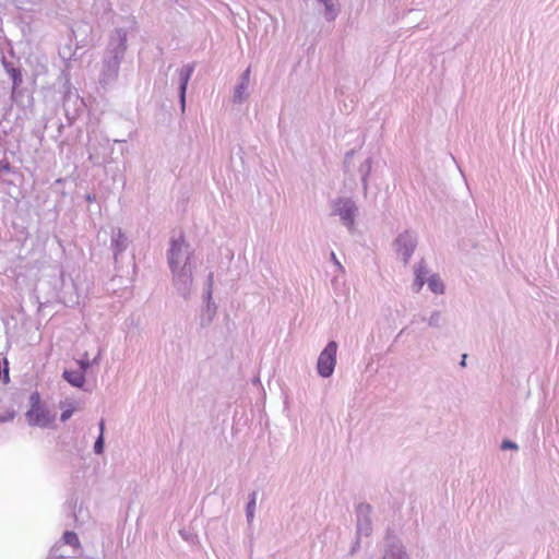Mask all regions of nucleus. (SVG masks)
Listing matches in <instances>:
<instances>
[{"label":"nucleus","mask_w":559,"mask_h":559,"mask_svg":"<svg viewBox=\"0 0 559 559\" xmlns=\"http://www.w3.org/2000/svg\"><path fill=\"white\" fill-rule=\"evenodd\" d=\"M186 246L183 237L171 242V247L168 253V262L173 273L177 276L191 275L190 270L187 272L186 266L189 257L185 254L183 247Z\"/></svg>","instance_id":"f257e3e1"},{"label":"nucleus","mask_w":559,"mask_h":559,"mask_svg":"<svg viewBox=\"0 0 559 559\" xmlns=\"http://www.w3.org/2000/svg\"><path fill=\"white\" fill-rule=\"evenodd\" d=\"M26 419L32 426L48 427L55 421V415L46 409L39 402V396H32V406L26 413Z\"/></svg>","instance_id":"f03ea898"},{"label":"nucleus","mask_w":559,"mask_h":559,"mask_svg":"<svg viewBox=\"0 0 559 559\" xmlns=\"http://www.w3.org/2000/svg\"><path fill=\"white\" fill-rule=\"evenodd\" d=\"M336 353L337 344L331 341L319 355L317 368L321 377L328 378L333 373L336 365Z\"/></svg>","instance_id":"7ed1b4c3"},{"label":"nucleus","mask_w":559,"mask_h":559,"mask_svg":"<svg viewBox=\"0 0 559 559\" xmlns=\"http://www.w3.org/2000/svg\"><path fill=\"white\" fill-rule=\"evenodd\" d=\"M396 246L404 262L407 263L415 248L414 239L408 234L401 235L396 240Z\"/></svg>","instance_id":"20e7f679"},{"label":"nucleus","mask_w":559,"mask_h":559,"mask_svg":"<svg viewBox=\"0 0 559 559\" xmlns=\"http://www.w3.org/2000/svg\"><path fill=\"white\" fill-rule=\"evenodd\" d=\"M193 70H194V68L191 64L185 66L180 70V81H181L180 82V99H181L182 106H185L187 85H188V82L193 73Z\"/></svg>","instance_id":"39448f33"},{"label":"nucleus","mask_w":559,"mask_h":559,"mask_svg":"<svg viewBox=\"0 0 559 559\" xmlns=\"http://www.w3.org/2000/svg\"><path fill=\"white\" fill-rule=\"evenodd\" d=\"M63 378L69 383H71L72 385L78 386V388L83 386V384L85 382V374H84L83 370H72V371L66 370L63 372Z\"/></svg>","instance_id":"423d86ee"},{"label":"nucleus","mask_w":559,"mask_h":559,"mask_svg":"<svg viewBox=\"0 0 559 559\" xmlns=\"http://www.w3.org/2000/svg\"><path fill=\"white\" fill-rule=\"evenodd\" d=\"M340 215L344 224L352 227L354 224V207L352 204L346 203L343 209L340 210Z\"/></svg>","instance_id":"0eeeda50"},{"label":"nucleus","mask_w":559,"mask_h":559,"mask_svg":"<svg viewBox=\"0 0 559 559\" xmlns=\"http://www.w3.org/2000/svg\"><path fill=\"white\" fill-rule=\"evenodd\" d=\"M427 271L423 264H419L415 270V284L417 290L421 289L426 281Z\"/></svg>","instance_id":"6e6552de"},{"label":"nucleus","mask_w":559,"mask_h":559,"mask_svg":"<svg viewBox=\"0 0 559 559\" xmlns=\"http://www.w3.org/2000/svg\"><path fill=\"white\" fill-rule=\"evenodd\" d=\"M428 286L435 294L443 293V283L438 276H431L428 281Z\"/></svg>","instance_id":"1a4fd4ad"},{"label":"nucleus","mask_w":559,"mask_h":559,"mask_svg":"<svg viewBox=\"0 0 559 559\" xmlns=\"http://www.w3.org/2000/svg\"><path fill=\"white\" fill-rule=\"evenodd\" d=\"M326 9L328 19L333 20L336 12L335 0H319Z\"/></svg>","instance_id":"9d476101"},{"label":"nucleus","mask_w":559,"mask_h":559,"mask_svg":"<svg viewBox=\"0 0 559 559\" xmlns=\"http://www.w3.org/2000/svg\"><path fill=\"white\" fill-rule=\"evenodd\" d=\"M62 539L67 545L73 546L75 548L80 546L79 537L74 532H66Z\"/></svg>","instance_id":"9b49d317"},{"label":"nucleus","mask_w":559,"mask_h":559,"mask_svg":"<svg viewBox=\"0 0 559 559\" xmlns=\"http://www.w3.org/2000/svg\"><path fill=\"white\" fill-rule=\"evenodd\" d=\"M104 426H105L104 420H102L100 424H99L100 436L98 437V439L95 442V452L96 453H102L103 452V447H104V439H103Z\"/></svg>","instance_id":"f8f14e48"},{"label":"nucleus","mask_w":559,"mask_h":559,"mask_svg":"<svg viewBox=\"0 0 559 559\" xmlns=\"http://www.w3.org/2000/svg\"><path fill=\"white\" fill-rule=\"evenodd\" d=\"M74 412H75V407L71 404L68 405V407L62 412L60 419L62 421L68 420L73 415Z\"/></svg>","instance_id":"ddd939ff"},{"label":"nucleus","mask_w":559,"mask_h":559,"mask_svg":"<svg viewBox=\"0 0 559 559\" xmlns=\"http://www.w3.org/2000/svg\"><path fill=\"white\" fill-rule=\"evenodd\" d=\"M254 508H255V493L252 495V498L247 507V515H248L249 520H251L253 518Z\"/></svg>","instance_id":"4468645a"},{"label":"nucleus","mask_w":559,"mask_h":559,"mask_svg":"<svg viewBox=\"0 0 559 559\" xmlns=\"http://www.w3.org/2000/svg\"><path fill=\"white\" fill-rule=\"evenodd\" d=\"M501 447L502 449H516V444L508 440L503 441Z\"/></svg>","instance_id":"2eb2a0df"},{"label":"nucleus","mask_w":559,"mask_h":559,"mask_svg":"<svg viewBox=\"0 0 559 559\" xmlns=\"http://www.w3.org/2000/svg\"><path fill=\"white\" fill-rule=\"evenodd\" d=\"M13 79H14V84H19V82H21L20 74L15 70H13Z\"/></svg>","instance_id":"dca6fc26"},{"label":"nucleus","mask_w":559,"mask_h":559,"mask_svg":"<svg viewBox=\"0 0 559 559\" xmlns=\"http://www.w3.org/2000/svg\"><path fill=\"white\" fill-rule=\"evenodd\" d=\"M249 75H250V69H247L243 73V81L248 82L249 81Z\"/></svg>","instance_id":"f3484780"},{"label":"nucleus","mask_w":559,"mask_h":559,"mask_svg":"<svg viewBox=\"0 0 559 559\" xmlns=\"http://www.w3.org/2000/svg\"><path fill=\"white\" fill-rule=\"evenodd\" d=\"M80 364H81V369L80 370H83V372L85 373V370L88 367V362L81 361Z\"/></svg>","instance_id":"a211bd4d"},{"label":"nucleus","mask_w":559,"mask_h":559,"mask_svg":"<svg viewBox=\"0 0 559 559\" xmlns=\"http://www.w3.org/2000/svg\"><path fill=\"white\" fill-rule=\"evenodd\" d=\"M331 257L341 266V264L336 261L335 254L333 252L331 253Z\"/></svg>","instance_id":"6ab92c4d"},{"label":"nucleus","mask_w":559,"mask_h":559,"mask_svg":"<svg viewBox=\"0 0 559 559\" xmlns=\"http://www.w3.org/2000/svg\"><path fill=\"white\" fill-rule=\"evenodd\" d=\"M465 358H466V355H463V359H462V362H461V364H462V366H464V365H465Z\"/></svg>","instance_id":"aec40b11"},{"label":"nucleus","mask_w":559,"mask_h":559,"mask_svg":"<svg viewBox=\"0 0 559 559\" xmlns=\"http://www.w3.org/2000/svg\"><path fill=\"white\" fill-rule=\"evenodd\" d=\"M384 559H388L386 557H384Z\"/></svg>","instance_id":"412c9836"}]
</instances>
